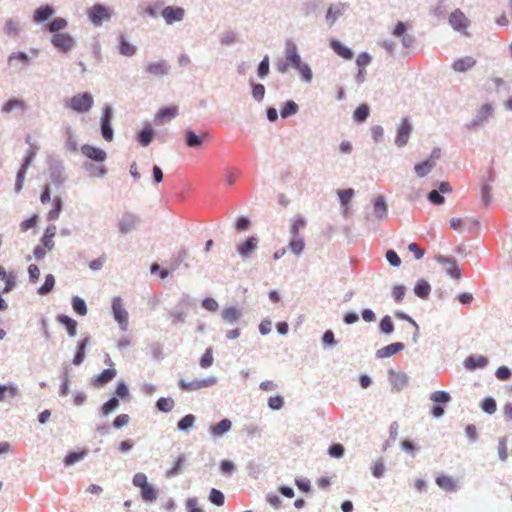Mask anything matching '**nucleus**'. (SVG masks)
<instances>
[{
  "label": "nucleus",
  "mask_w": 512,
  "mask_h": 512,
  "mask_svg": "<svg viewBox=\"0 0 512 512\" xmlns=\"http://www.w3.org/2000/svg\"><path fill=\"white\" fill-rule=\"evenodd\" d=\"M112 12L102 4H95L88 10L90 21L98 26L104 20L110 19Z\"/></svg>",
  "instance_id": "obj_3"
},
{
  "label": "nucleus",
  "mask_w": 512,
  "mask_h": 512,
  "mask_svg": "<svg viewBox=\"0 0 512 512\" xmlns=\"http://www.w3.org/2000/svg\"><path fill=\"white\" fill-rule=\"evenodd\" d=\"M194 422L195 417L192 414H188L178 422V428L180 430H188L193 426Z\"/></svg>",
  "instance_id": "obj_55"
},
{
  "label": "nucleus",
  "mask_w": 512,
  "mask_h": 512,
  "mask_svg": "<svg viewBox=\"0 0 512 512\" xmlns=\"http://www.w3.org/2000/svg\"><path fill=\"white\" fill-rule=\"evenodd\" d=\"M440 263L447 264V272L454 278H460V270L456 266V263L448 258L441 257L438 259Z\"/></svg>",
  "instance_id": "obj_40"
},
{
  "label": "nucleus",
  "mask_w": 512,
  "mask_h": 512,
  "mask_svg": "<svg viewBox=\"0 0 512 512\" xmlns=\"http://www.w3.org/2000/svg\"><path fill=\"white\" fill-rule=\"evenodd\" d=\"M475 64L476 60L473 57L466 56L455 60L453 63V69L457 72H465L474 67Z\"/></svg>",
  "instance_id": "obj_17"
},
{
  "label": "nucleus",
  "mask_w": 512,
  "mask_h": 512,
  "mask_svg": "<svg viewBox=\"0 0 512 512\" xmlns=\"http://www.w3.org/2000/svg\"><path fill=\"white\" fill-rule=\"evenodd\" d=\"M93 105V97L85 92L74 95L66 102V106L78 113H85L90 110Z\"/></svg>",
  "instance_id": "obj_1"
},
{
  "label": "nucleus",
  "mask_w": 512,
  "mask_h": 512,
  "mask_svg": "<svg viewBox=\"0 0 512 512\" xmlns=\"http://www.w3.org/2000/svg\"><path fill=\"white\" fill-rule=\"evenodd\" d=\"M232 423L228 419H223L216 425L211 427V434L213 436H221L231 429Z\"/></svg>",
  "instance_id": "obj_30"
},
{
  "label": "nucleus",
  "mask_w": 512,
  "mask_h": 512,
  "mask_svg": "<svg viewBox=\"0 0 512 512\" xmlns=\"http://www.w3.org/2000/svg\"><path fill=\"white\" fill-rule=\"evenodd\" d=\"M29 57L24 52H14L8 57L9 66H16V62L21 63L23 66L29 64Z\"/></svg>",
  "instance_id": "obj_32"
},
{
  "label": "nucleus",
  "mask_w": 512,
  "mask_h": 512,
  "mask_svg": "<svg viewBox=\"0 0 512 512\" xmlns=\"http://www.w3.org/2000/svg\"><path fill=\"white\" fill-rule=\"evenodd\" d=\"M389 380L394 388L402 389L407 384V376L403 372H389Z\"/></svg>",
  "instance_id": "obj_22"
},
{
  "label": "nucleus",
  "mask_w": 512,
  "mask_h": 512,
  "mask_svg": "<svg viewBox=\"0 0 512 512\" xmlns=\"http://www.w3.org/2000/svg\"><path fill=\"white\" fill-rule=\"evenodd\" d=\"M380 329L385 334H390L394 330V325L390 316H384L380 321Z\"/></svg>",
  "instance_id": "obj_54"
},
{
  "label": "nucleus",
  "mask_w": 512,
  "mask_h": 512,
  "mask_svg": "<svg viewBox=\"0 0 512 512\" xmlns=\"http://www.w3.org/2000/svg\"><path fill=\"white\" fill-rule=\"evenodd\" d=\"M449 23L454 30L467 34L466 30L470 21L460 9H456L450 14Z\"/></svg>",
  "instance_id": "obj_4"
},
{
  "label": "nucleus",
  "mask_w": 512,
  "mask_h": 512,
  "mask_svg": "<svg viewBox=\"0 0 512 512\" xmlns=\"http://www.w3.org/2000/svg\"><path fill=\"white\" fill-rule=\"evenodd\" d=\"M87 344H88V339L85 338L83 339L79 344H78V350H77V353L73 359V364L74 365H80L84 359H85V350H86V347H87Z\"/></svg>",
  "instance_id": "obj_39"
},
{
  "label": "nucleus",
  "mask_w": 512,
  "mask_h": 512,
  "mask_svg": "<svg viewBox=\"0 0 512 512\" xmlns=\"http://www.w3.org/2000/svg\"><path fill=\"white\" fill-rule=\"evenodd\" d=\"M72 307H73L74 311L81 316H84L87 314V306H86L84 300L81 299L80 297L75 296L72 299Z\"/></svg>",
  "instance_id": "obj_47"
},
{
  "label": "nucleus",
  "mask_w": 512,
  "mask_h": 512,
  "mask_svg": "<svg viewBox=\"0 0 512 512\" xmlns=\"http://www.w3.org/2000/svg\"><path fill=\"white\" fill-rule=\"evenodd\" d=\"M15 109H20L23 111L25 109L24 101L20 99H10L2 107V111L4 113H9Z\"/></svg>",
  "instance_id": "obj_38"
},
{
  "label": "nucleus",
  "mask_w": 512,
  "mask_h": 512,
  "mask_svg": "<svg viewBox=\"0 0 512 512\" xmlns=\"http://www.w3.org/2000/svg\"><path fill=\"white\" fill-rule=\"evenodd\" d=\"M258 76L264 78L269 73V57L266 55L260 62L257 70Z\"/></svg>",
  "instance_id": "obj_63"
},
{
  "label": "nucleus",
  "mask_w": 512,
  "mask_h": 512,
  "mask_svg": "<svg viewBox=\"0 0 512 512\" xmlns=\"http://www.w3.org/2000/svg\"><path fill=\"white\" fill-rule=\"evenodd\" d=\"M112 312L114 319L119 323L122 330H126L128 327V312L123 306L122 299L120 297H114L112 300Z\"/></svg>",
  "instance_id": "obj_2"
},
{
  "label": "nucleus",
  "mask_w": 512,
  "mask_h": 512,
  "mask_svg": "<svg viewBox=\"0 0 512 512\" xmlns=\"http://www.w3.org/2000/svg\"><path fill=\"white\" fill-rule=\"evenodd\" d=\"M297 111H298V105L294 101H288L282 107V109L280 111V115L282 118H288V117L296 114Z\"/></svg>",
  "instance_id": "obj_42"
},
{
  "label": "nucleus",
  "mask_w": 512,
  "mask_h": 512,
  "mask_svg": "<svg viewBox=\"0 0 512 512\" xmlns=\"http://www.w3.org/2000/svg\"><path fill=\"white\" fill-rule=\"evenodd\" d=\"M154 136V131L150 124H146L138 134V141L142 146H148Z\"/></svg>",
  "instance_id": "obj_28"
},
{
  "label": "nucleus",
  "mask_w": 512,
  "mask_h": 512,
  "mask_svg": "<svg viewBox=\"0 0 512 512\" xmlns=\"http://www.w3.org/2000/svg\"><path fill=\"white\" fill-rule=\"evenodd\" d=\"M55 285V278L52 274H48L45 277L44 284L38 289V293L41 295H46L50 293Z\"/></svg>",
  "instance_id": "obj_43"
},
{
  "label": "nucleus",
  "mask_w": 512,
  "mask_h": 512,
  "mask_svg": "<svg viewBox=\"0 0 512 512\" xmlns=\"http://www.w3.org/2000/svg\"><path fill=\"white\" fill-rule=\"evenodd\" d=\"M408 28V23L399 21L392 31L393 36L401 38L402 45L406 48L411 47L415 41L414 36L407 33Z\"/></svg>",
  "instance_id": "obj_6"
},
{
  "label": "nucleus",
  "mask_w": 512,
  "mask_h": 512,
  "mask_svg": "<svg viewBox=\"0 0 512 512\" xmlns=\"http://www.w3.org/2000/svg\"><path fill=\"white\" fill-rule=\"evenodd\" d=\"M184 463H185V457L179 456L177 458L174 466L167 471L166 476L170 478V477H174V476L178 475L181 472Z\"/></svg>",
  "instance_id": "obj_49"
},
{
  "label": "nucleus",
  "mask_w": 512,
  "mask_h": 512,
  "mask_svg": "<svg viewBox=\"0 0 512 512\" xmlns=\"http://www.w3.org/2000/svg\"><path fill=\"white\" fill-rule=\"evenodd\" d=\"M493 108L490 104H483L478 110L476 118L473 120V125L477 126L485 121L492 115Z\"/></svg>",
  "instance_id": "obj_29"
},
{
  "label": "nucleus",
  "mask_w": 512,
  "mask_h": 512,
  "mask_svg": "<svg viewBox=\"0 0 512 512\" xmlns=\"http://www.w3.org/2000/svg\"><path fill=\"white\" fill-rule=\"evenodd\" d=\"M116 376V370L114 368H108L103 370L99 375L92 379V385L94 387H103L109 383Z\"/></svg>",
  "instance_id": "obj_14"
},
{
  "label": "nucleus",
  "mask_w": 512,
  "mask_h": 512,
  "mask_svg": "<svg viewBox=\"0 0 512 512\" xmlns=\"http://www.w3.org/2000/svg\"><path fill=\"white\" fill-rule=\"evenodd\" d=\"M54 14V9L50 5L40 6L35 10L33 20L35 22H43Z\"/></svg>",
  "instance_id": "obj_21"
},
{
  "label": "nucleus",
  "mask_w": 512,
  "mask_h": 512,
  "mask_svg": "<svg viewBox=\"0 0 512 512\" xmlns=\"http://www.w3.org/2000/svg\"><path fill=\"white\" fill-rule=\"evenodd\" d=\"M435 166V162L432 159H428L415 166V172L419 177L427 175L431 169Z\"/></svg>",
  "instance_id": "obj_37"
},
{
  "label": "nucleus",
  "mask_w": 512,
  "mask_h": 512,
  "mask_svg": "<svg viewBox=\"0 0 512 512\" xmlns=\"http://www.w3.org/2000/svg\"><path fill=\"white\" fill-rule=\"evenodd\" d=\"M291 240L289 242V249L291 252H293L296 255H300L302 251L304 250L305 243L302 237L300 236H291Z\"/></svg>",
  "instance_id": "obj_34"
},
{
  "label": "nucleus",
  "mask_w": 512,
  "mask_h": 512,
  "mask_svg": "<svg viewBox=\"0 0 512 512\" xmlns=\"http://www.w3.org/2000/svg\"><path fill=\"white\" fill-rule=\"evenodd\" d=\"M371 56L367 52H362L357 56L356 64L358 68L366 69V67L371 63Z\"/></svg>",
  "instance_id": "obj_57"
},
{
  "label": "nucleus",
  "mask_w": 512,
  "mask_h": 512,
  "mask_svg": "<svg viewBox=\"0 0 512 512\" xmlns=\"http://www.w3.org/2000/svg\"><path fill=\"white\" fill-rule=\"evenodd\" d=\"M436 483L439 487L446 491H454L456 488L455 481L451 477L446 475H441L437 477Z\"/></svg>",
  "instance_id": "obj_36"
},
{
  "label": "nucleus",
  "mask_w": 512,
  "mask_h": 512,
  "mask_svg": "<svg viewBox=\"0 0 512 512\" xmlns=\"http://www.w3.org/2000/svg\"><path fill=\"white\" fill-rule=\"evenodd\" d=\"M295 69H297L302 77V79L306 82H310L312 80V71L310 67L306 64L301 62L299 66H297Z\"/></svg>",
  "instance_id": "obj_51"
},
{
  "label": "nucleus",
  "mask_w": 512,
  "mask_h": 512,
  "mask_svg": "<svg viewBox=\"0 0 512 512\" xmlns=\"http://www.w3.org/2000/svg\"><path fill=\"white\" fill-rule=\"evenodd\" d=\"M51 42L55 48L63 53L70 51L75 45L74 39L67 33L54 34Z\"/></svg>",
  "instance_id": "obj_5"
},
{
  "label": "nucleus",
  "mask_w": 512,
  "mask_h": 512,
  "mask_svg": "<svg viewBox=\"0 0 512 512\" xmlns=\"http://www.w3.org/2000/svg\"><path fill=\"white\" fill-rule=\"evenodd\" d=\"M178 108L176 106H169L161 108L156 116H155V122L157 124H163L166 121H170L172 118H174L177 115Z\"/></svg>",
  "instance_id": "obj_15"
},
{
  "label": "nucleus",
  "mask_w": 512,
  "mask_h": 512,
  "mask_svg": "<svg viewBox=\"0 0 512 512\" xmlns=\"http://www.w3.org/2000/svg\"><path fill=\"white\" fill-rule=\"evenodd\" d=\"M330 47L333 49V51L337 55H339L343 59L351 60L353 58V52L351 51V49L346 47L345 45H343L338 40H335V39L331 40Z\"/></svg>",
  "instance_id": "obj_16"
},
{
  "label": "nucleus",
  "mask_w": 512,
  "mask_h": 512,
  "mask_svg": "<svg viewBox=\"0 0 512 512\" xmlns=\"http://www.w3.org/2000/svg\"><path fill=\"white\" fill-rule=\"evenodd\" d=\"M215 383H216V379L214 377H209L206 379L193 380V381H189V382H187L185 380H180L179 386L181 387L182 390L194 391V390H199V389H202L205 387L212 386Z\"/></svg>",
  "instance_id": "obj_7"
},
{
  "label": "nucleus",
  "mask_w": 512,
  "mask_h": 512,
  "mask_svg": "<svg viewBox=\"0 0 512 512\" xmlns=\"http://www.w3.org/2000/svg\"><path fill=\"white\" fill-rule=\"evenodd\" d=\"M488 364V359L484 356H470L465 360V367L468 369L484 368Z\"/></svg>",
  "instance_id": "obj_27"
},
{
  "label": "nucleus",
  "mask_w": 512,
  "mask_h": 512,
  "mask_svg": "<svg viewBox=\"0 0 512 512\" xmlns=\"http://www.w3.org/2000/svg\"><path fill=\"white\" fill-rule=\"evenodd\" d=\"M161 14L167 24H173L183 19L185 11L181 7L167 6L162 10Z\"/></svg>",
  "instance_id": "obj_10"
},
{
  "label": "nucleus",
  "mask_w": 512,
  "mask_h": 512,
  "mask_svg": "<svg viewBox=\"0 0 512 512\" xmlns=\"http://www.w3.org/2000/svg\"><path fill=\"white\" fill-rule=\"evenodd\" d=\"M62 210V200L59 196L53 198V208L47 214V220L54 221L59 218Z\"/></svg>",
  "instance_id": "obj_33"
},
{
  "label": "nucleus",
  "mask_w": 512,
  "mask_h": 512,
  "mask_svg": "<svg viewBox=\"0 0 512 512\" xmlns=\"http://www.w3.org/2000/svg\"><path fill=\"white\" fill-rule=\"evenodd\" d=\"M68 23L64 18H55L48 26V29L50 32L56 34L59 33V31L65 29L67 27Z\"/></svg>",
  "instance_id": "obj_46"
},
{
  "label": "nucleus",
  "mask_w": 512,
  "mask_h": 512,
  "mask_svg": "<svg viewBox=\"0 0 512 512\" xmlns=\"http://www.w3.org/2000/svg\"><path fill=\"white\" fill-rule=\"evenodd\" d=\"M258 239L256 237L248 238L244 243L239 244L237 250L241 256H248L257 247Z\"/></svg>",
  "instance_id": "obj_23"
},
{
  "label": "nucleus",
  "mask_w": 512,
  "mask_h": 512,
  "mask_svg": "<svg viewBox=\"0 0 512 512\" xmlns=\"http://www.w3.org/2000/svg\"><path fill=\"white\" fill-rule=\"evenodd\" d=\"M55 234H56V226L55 225H49L45 229V232H44V235L42 238V243L49 250H51L54 246L53 237L55 236Z\"/></svg>",
  "instance_id": "obj_31"
},
{
  "label": "nucleus",
  "mask_w": 512,
  "mask_h": 512,
  "mask_svg": "<svg viewBox=\"0 0 512 512\" xmlns=\"http://www.w3.org/2000/svg\"><path fill=\"white\" fill-rule=\"evenodd\" d=\"M207 139H209V134L207 132H201L200 134H196L192 130H187L185 132V142L190 148L200 147Z\"/></svg>",
  "instance_id": "obj_11"
},
{
  "label": "nucleus",
  "mask_w": 512,
  "mask_h": 512,
  "mask_svg": "<svg viewBox=\"0 0 512 512\" xmlns=\"http://www.w3.org/2000/svg\"><path fill=\"white\" fill-rule=\"evenodd\" d=\"M57 321L66 327L69 336L73 337L76 335L77 322L67 315L60 314L57 317Z\"/></svg>",
  "instance_id": "obj_24"
},
{
  "label": "nucleus",
  "mask_w": 512,
  "mask_h": 512,
  "mask_svg": "<svg viewBox=\"0 0 512 512\" xmlns=\"http://www.w3.org/2000/svg\"><path fill=\"white\" fill-rule=\"evenodd\" d=\"M212 363H213L212 349L208 348L205 351V353L203 354V356L201 357L200 365L203 368H208V367H210L212 365Z\"/></svg>",
  "instance_id": "obj_64"
},
{
  "label": "nucleus",
  "mask_w": 512,
  "mask_h": 512,
  "mask_svg": "<svg viewBox=\"0 0 512 512\" xmlns=\"http://www.w3.org/2000/svg\"><path fill=\"white\" fill-rule=\"evenodd\" d=\"M146 71L153 76H163L168 73V66L164 61L149 63Z\"/></svg>",
  "instance_id": "obj_19"
},
{
  "label": "nucleus",
  "mask_w": 512,
  "mask_h": 512,
  "mask_svg": "<svg viewBox=\"0 0 512 512\" xmlns=\"http://www.w3.org/2000/svg\"><path fill=\"white\" fill-rule=\"evenodd\" d=\"M404 349V345L400 342L392 343L377 351L378 358L390 357Z\"/></svg>",
  "instance_id": "obj_18"
},
{
  "label": "nucleus",
  "mask_w": 512,
  "mask_h": 512,
  "mask_svg": "<svg viewBox=\"0 0 512 512\" xmlns=\"http://www.w3.org/2000/svg\"><path fill=\"white\" fill-rule=\"evenodd\" d=\"M112 110L110 107L104 109L103 116L101 118V132L102 136L106 141H112L113 130L111 128Z\"/></svg>",
  "instance_id": "obj_9"
},
{
  "label": "nucleus",
  "mask_w": 512,
  "mask_h": 512,
  "mask_svg": "<svg viewBox=\"0 0 512 512\" xmlns=\"http://www.w3.org/2000/svg\"><path fill=\"white\" fill-rule=\"evenodd\" d=\"M85 454H86V452H84V451L69 453L65 457L64 463H65V465L70 466V465L76 463L77 461L81 460L85 456Z\"/></svg>",
  "instance_id": "obj_58"
},
{
  "label": "nucleus",
  "mask_w": 512,
  "mask_h": 512,
  "mask_svg": "<svg viewBox=\"0 0 512 512\" xmlns=\"http://www.w3.org/2000/svg\"><path fill=\"white\" fill-rule=\"evenodd\" d=\"M481 408L488 414H493L496 411V402L493 398H485L482 402Z\"/></svg>",
  "instance_id": "obj_62"
},
{
  "label": "nucleus",
  "mask_w": 512,
  "mask_h": 512,
  "mask_svg": "<svg viewBox=\"0 0 512 512\" xmlns=\"http://www.w3.org/2000/svg\"><path fill=\"white\" fill-rule=\"evenodd\" d=\"M137 218L136 216H134L133 214H130V213H127L125 215H123V217L121 218L120 222H119V229L122 233H127L129 231H131L136 223H137Z\"/></svg>",
  "instance_id": "obj_20"
},
{
  "label": "nucleus",
  "mask_w": 512,
  "mask_h": 512,
  "mask_svg": "<svg viewBox=\"0 0 512 512\" xmlns=\"http://www.w3.org/2000/svg\"><path fill=\"white\" fill-rule=\"evenodd\" d=\"M142 499L146 502H153L157 498V491L149 483L141 488Z\"/></svg>",
  "instance_id": "obj_41"
},
{
  "label": "nucleus",
  "mask_w": 512,
  "mask_h": 512,
  "mask_svg": "<svg viewBox=\"0 0 512 512\" xmlns=\"http://www.w3.org/2000/svg\"><path fill=\"white\" fill-rule=\"evenodd\" d=\"M17 392L18 389L15 386L0 385V401L5 399L6 394H8L10 397H14L16 396Z\"/></svg>",
  "instance_id": "obj_60"
},
{
  "label": "nucleus",
  "mask_w": 512,
  "mask_h": 512,
  "mask_svg": "<svg viewBox=\"0 0 512 512\" xmlns=\"http://www.w3.org/2000/svg\"><path fill=\"white\" fill-rule=\"evenodd\" d=\"M430 399L435 403H447L451 400V397L445 391H436L431 394Z\"/></svg>",
  "instance_id": "obj_53"
},
{
  "label": "nucleus",
  "mask_w": 512,
  "mask_h": 512,
  "mask_svg": "<svg viewBox=\"0 0 512 512\" xmlns=\"http://www.w3.org/2000/svg\"><path fill=\"white\" fill-rule=\"evenodd\" d=\"M412 131V125L408 121V119L404 118L401 121L400 126L397 130V137L395 139V143L398 147H403L407 144L410 133Z\"/></svg>",
  "instance_id": "obj_8"
},
{
  "label": "nucleus",
  "mask_w": 512,
  "mask_h": 512,
  "mask_svg": "<svg viewBox=\"0 0 512 512\" xmlns=\"http://www.w3.org/2000/svg\"><path fill=\"white\" fill-rule=\"evenodd\" d=\"M430 291L431 287L429 283L425 280L418 281L414 288L415 294L422 299L427 298L430 294Z\"/></svg>",
  "instance_id": "obj_35"
},
{
  "label": "nucleus",
  "mask_w": 512,
  "mask_h": 512,
  "mask_svg": "<svg viewBox=\"0 0 512 512\" xmlns=\"http://www.w3.org/2000/svg\"><path fill=\"white\" fill-rule=\"evenodd\" d=\"M306 226V220L298 216L296 217L290 227V234L291 236H300V229L304 228Z\"/></svg>",
  "instance_id": "obj_44"
},
{
  "label": "nucleus",
  "mask_w": 512,
  "mask_h": 512,
  "mask_svg": "<svg viewBox=\"0 0 512 512\" xmlns=\"http://www.w3.org/2000/svg\"><path fill=\"white\" fill-rule=\"evenodd\" d=\"M81 152L87 158L96 162H103L107 157L104 150L87 144L81 147Z\"/></svg>",
  "instance_id": "obj_12"
},
{
  "label": "nucleus",
  "mask_w": 512,
  "mask_h": 512,
  "mask_svg": "<svg viewBox=\"0 0 512 512\" xmlns=\"http://www.w3.org/2000/svg\"><path fill=\"white\" fill-rule=\"evenodd\" d=\"M374 210H375L376 215L379 218H382L386 215L387 208H386V203H385V199L383 196L376 197V199L374 201Z\"/></svg>",
  "instance_id": "obj_45"
},
{
  "label": "nucleus",
  "mask_w": 512,
  "mask_h": 512,
  "mask_svg": "<svg viewBox=\"0 0 512 512\" xmlns=\"http://www.w3.org/2000/svg\"><path fill=\"white\" fill-rule=\"evenodd\" d=\"M209 500L217 506H222L224 504L225 498L221 491L213 488L210 491Z\"/></svg>",
  "instance_id": "obj_52"
},
{
  "label": "nucleus",
  "mask_w": 512,
  "mask_h": 512,
  "mask_svg": "<svg viewBox=\"0 0 512 512\" xmlns=\"http://www.w3.org/2000/svg\"><path fill=\"white\" fill-rule=\"evenodd\" d=\"M285 58L287 62L294 68L300 65L301 58L297 52V47L292 41H288L285 46Z\"/></svg>",
  "instance_id": "obj_13"
},
{
  "label": "nucleus",
  "mask_w": 512,
  "mask_h": 512,
  "mask_svg": "<svg viewBox=\"0 0 512 512\" xmlns=\"http://www.w3.org/2000/svg\"><path fill=\"white\" fill-rule=\"evenodd\" d=\"M338 196L342 205L346 206L354 196L353 189H344L338 192Z\"/></svg>",
  "instance_id": "obj_59"
},
{
  "label": "nucleus",
  "mask_w": 512,
  "mask_h": 512,
  "mask_svg": "<svg viewBox=\"0 0 512 512\" xmlns=\"http://www.w3.org/2000/svg\"><path fill=\"white\" fill-rule=\"evenodd\" d=\"M221 316L224 322L232 324L240 319L241 311L235 307H228L223 309Z\"/></svg>",
  "instance_id": "obj_25"
},
{
  "label": "nucleus",
  "mask_w": 512,
  "mask_h": 512,
  "mask_svg": "<svg viewBox=\"0 0 512 512\" xmlns=\"http://www.w3.org/2000/svg\"><path fill=\"white\" fill-rule=\"evenodd\" d=\"M136 51V47L129 43L123 35L119 37V52L121 55L131 57L135 55Z\"/></svg>",
  "instance_id": "obj_26"
},
{
  "label": "nucleus",
  "mask_w": 512,
  "mask_h": 512,
  "mask_svg": "<svg viewBox=\"0 0 512 512\" xmlns=\"http://www.w3.org/2000/svg\"><path fill=\"white\" fill-rule=\"evenodd\" d=\"M157 408L162 412H170L174 407V401L171 398H159L156 402Z\"/></svg>",
  "instance_id": "obj_48"
},
{
  "label": "nucleus",
  "mask_w": 512,
  "mask_h": 512,
  "mask_svg": "<svg viewBox=\"0 0 512 512\" xmlns=\"http://www.w3.org/2000/svg\"><path fill=\"white\" fill-rule=\"evenodd\" d=\"M369 115V108L367 105L362 104L356 108L354 111V119L358 122H363L367 119Z\"/></svg>",
  "instance_id": "obj_50"
},
{
  "label": "nucleus",
  "mask_w": 512,
  "mask_h": 512,
  "mask_svg": "<svg viewBox=\"0 0 512 512\" xmlns=\"http://www.w3.org/2000/svg\"><path fill=\"white\" fill-rule=\"evenodd\" d=\"M37 221H38V216L36 214H34L33 216H31L29 219H26L24 221H22L20 223V229L22 232H26L28 231L29 229L33 228L36 226L37 224Z\"/></svg>",
  "instance_id": "obj_61"
},
{
  "label": "nucleus",
  "mask_w": 512,
  "mask_h": 512,
  "mask_svg": "<svg viewBox=\"0 0 512 512\" xmlns=\"http://www.w3.org/2000/svg\"><path fill=\"white\" fill-rule=\"evenodd\" d=\"M4 32L11 37L17 36L19 32L18 24L12 20L7 21L4 25Z\"/></svg>",
  "instance_id": "obj_56"
}]
</instances>
